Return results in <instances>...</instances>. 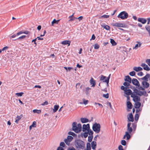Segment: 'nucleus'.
Listing matches in <instances>:
<instances>
[{
    "label": "nucleus",
    "instance_id": "f257e3e1",
    "mask_svg": "<svg viewBox=\"0 0 150 150\" xmlns=\"http://www.w3.org/2000/svg\"><path fill=\"white\" fill-rule=\"evenodd\" d=\"M76 122H74L72 123V129L75 132L78 133L81 131V125L80 124H78L77 125Z\"/></svg>",
    "mask_w": 150,
    "mask_h": 150
},
{
    "label": "nucleus",
    "instance_id": "f03ea898",
    "mask_svg": "<svg viewBox=\"0 0 150 150\" xmlns=\"http://www.w3.org/2000/svg\"><path fill=\"white\" fill-rule=\"evenodd\" d=\"M75 145L77 148L83 149L85 146L84 142L80 140H77L75 142Z\"/></svg>",
    "mask_w": 150,
    "mask_h": 150
},
{
    "label": "nucleus",
    "instance_id": "7ed1b4c3",
    "mask_svg": "<svg viewBox=\"0 0 150 150\" xmlns=\"http://www.w3.org/2000/svg\"><path fill=\"white\" fill-rule=\"evenodd\" d=\"M128 16V13L125 11H123L120 12L117 16V17L118 18H120L122 20H124L127 18Z\"/></svg>",
    "mask_w": 150,
    "mask_h": 150
},
{
    "label": "nucleus",
    "instance_id": "20e7f679",
    "mask_svg": "<svg viewBox=\"0 0 150 150\" xmlns=\"http://www.w3.org/2000/svg\"><path fill=\"white\" fill-rule=\"evenodd\" d=\"M110 76L111 74H109L108 77L107 78L106 76L101 75L100 76V80L103 81V82L106 83L107 84V86H108L109 85L108 83Z\"/></svg>",
    "mask_w": 150,
    "mask_h": 150
},
{
    "label": "nucleus",
    "instance_id": "39448f33",
    "mask_svg": "<svg viewBox=\"0 0 150 150\" xmlns=\"http://www.w3.org/2000/svg\"><path fill=\"white\" fill-rule=\"evenodd\" d=\"M100 124L97 123H94L93 126V130L97 133H98L100 131Z\"/></svg>",
    "mask_w": 150,
    "mask_h": 150
},
{
    "label": "nucleus",
    "instance_id": "423d86ee",
    "mask_svg": "<svg viewBox=\"0 0 150 150\" xmlns=\"http://www.w3.org/2000/svg\"><path fill=\"white\" fill-rule=\"evenodd\" d=\"M132 93H134L136 95H138L140 96L143 95H145L146 93V92L145 91H142L136 88L134 90V91Z\"/></svg>",
    "mask_w": 150,
    "mask_h": 150
},
{
    "label": "nucleus",
    "instance_id": "0eeeda50",
    "mask_svg": "<svg viewBox=\"0 0 150 150\" xmlns=\"http://www.w3.org/2000/svg\"><path fill=\"white\" fill-rule=\"evenodd\" d=\"M131 97L133 98V100L135 103H141L139 102L140 100V97L137 96L134 93L131 94Z\"/></svg>",
    "mask_w": 150,
    "mask_h": 150
},
{
    "label": "nucleus",
    "instance_id": "6e6552de",
    "mask_svg": "<svg viewBox=\"0 0 150 150\" xmlns=\"http://www.w3.org/2000/svg\"><path fill=\"white\" fill-rule=\"evenodd\" d=\"M111 25L113 26L114 27L122 28H123L124 27V25L123 24L120 23H113Z\"/></svg>",
    "mask_w": 150,
    "mask_h": 150
},
{
    "label": "nucleus",
    "instance_id": "1a4fd4ad",
    "mask_svg": "<svg viewBox=\"0 0 150 150\" xmlns=\"http://www.w3.org/2000/svg\"><path fill=\"white\" fill-rule=\"evenodd\" d=\"M132 82L134 85L137 86H140V84L139 81L136 79H133L132 80Z\"/></svg>",
    "mask_w": 150,
    "mask_h": 150
},
{
    "label": "nucleus",
    "instance_id": "9d476101",
    "mask_svg": "<svg viewBox=\"0 0 150 150\" xmlns=\"http://www.w3.org/2000/svg\"><path fill=\"white\" fill-rule=\"evenodd\" d=\"M150 75L149 74H147L143 77L141 78H138V79L140 80V79L144 80V81H148V79L150 77Z\"/></svg>",
    "mask_w": 150,
    "mask_h": 150
},
{
    "label": "nucleus",
    "instance_id": "9b49d317",
    "mask_svg": "<svg viewBox=\"0 0 150 150\" xmlns=\"http://www.w3.org/2000/svg\"><path fill=\"white\" fill-rule=\"evenodd\" d=\"M90 129V126L89 124H87L86 125L84 124L83 125L82 131L85 132L86 130H88Z\"/></svg>",
    "mask_w": 150,
    "mask_h": 150
},
{
    "label": "nucleus",
    "instance_id": "f8f14e48",
    "mask_svg": "<svg viewBox=\"0 0 150 150\" xmlns=\"http://www.w3.org/2000/svg\"><path fill=\"white\" fill-rule=\"evenodd\" d=\"M147 81H143L142 82L143 87L145 88H147L149 86V84Z\"/></svg>",
    "mask_w": 150,
    "mask_h": 150
},
{
    "label": "nucleus",
    "instance_id": "ddd939ff",
    "mask_svg": "<svg viewBox=\"0 0 150 150\" xmlns=\"http://www.w3.org/2000/svg\"><path fill=\"white\" fill-rule=\"evenodd\" d=\"M141 66L145 70L149 71L150 70V68L145 63L142 64Z\"/></svg>",
    "mask_w": 150,
    "mask_h": 150
},
{
    "label": "nucleus",
    "instance_id": "4468645a",
    "mask_svg": "<svg viewBox=\"0 0 150 150\" xmlns=\"http://www.w3.org/2000/svg\"><path fill=\"white\" fill-rule=\"evenodd\" d=\"M101 26L102 27L107 30H109L110 28V27L109 26L106 25L105 23H102L101 24Z\"/></svg>",
    "mask_w": 150,
    "mask_h": 150
},
{
    "label": "nucleus",
    "instance_id": "2eb2a0df",
    "mask_svg": "<svg viewBox=\"0 0 150 150\" xmlns=\"http://www.w3.org/2000/svg\"><path fill=\"white\" fill-rule=\"evenodd\" d=\"M138 21L143 24L145 23L146 22V19L141 18H139L138 19Z\"/></svg>",
    "mask_w": 150,
    "mask_h": 150
},
{
    "label": "nucleus",
    "instance_id": "dca6fc26",
    "mask_svg": "<svg viewBox=\"0 0 150 150\" xmlns=\"http://www.w3.org/2000/svg\"><path fill=\"white\" fill-rule=\"evenodd\" d=\"M131 125V123H129L127 124V130L128 131L129 133H131L132 131V128L130 127V126Z\"/></svg>",
    "mask_w": 150,
    "mask_h": 150
},
{
    "label": "nucleus",
    "instance_id": "f3484780",
    "mask_svg": "<svg viewBox=\"0 0 150 150\" xmlns=\"http://www.w3.org/2000/svg\"><path fill=\"white\" fill-rule=\"evenodd\" d=\"M125 93L127 95H131L132 93V91L130 89H126L125 91H124Z\"/></svg>",
    "mask_w": 150,
    "mask_h": 150
},
{
    "label": "nucleus",
    "instance_id": "a211bd4d",
    "mask_svg": "<svg viewBox=\"0 0 150 150\" xmlns=\"http://www.w3.org/2000/svg\"><path fill=\"white\" fill-rule=\"evenodd\" d=\"M97 143L96 142L93 141L91 143V146L93 149H94L96 148Z\"/></svg>",
    "mask_w": 150,
    "mask_h": 150
},
{
    "label": "nucleus",
    "instance_id": "6ab92c4d",
    "mask_svg": "<svg viewBox=\"0 0 150 150\" xmlns=\"http://www.w3.org/2000/svg\"><path fill=\"white\" fill-rule=\"evenodd\" d=\"M90 83L91 85H92L91 86L94 87L96 85V83L95 81H94L93 78H91L90 81Z\"/></svg>",
    "mask_w": 150,
    "mask_h": 150
},
{
    "label": "nucleus",
    "instance_id": "aec40b11",
    "mask_svg": "<svg viewBox=\"0 0 150 150\" xmlns=\"http://www.w3.org/2000/svg\"><path fill=\"white\" fill-rule=\"evenodd\" d=\"M125 80L126 81H128L129 83H131L132 81V79L129 76H127L125 77Z\"/></svg>",
    "mask_w": 150,
    "mask_h": 150
},
{
    "label": "nucleus",
    "instance_id": "412c9836",
    "mask_svg": "<svg viewBox=\"0 0 150 150\" xmlns=\"http://www.w3.org/2000/svg\"><path fill=\"white\" fill-rule=\"evenodd\" d=\"M127 118L129 121L133 122L134 121L133 115L132 113L129 114V116L127 117Z\"/></svg>",
    "mask_w": 150,
    "mask_h": 150
},
{
    "label": "nucleus",
    "instance_id": "4be33fe9",
    "mask_svg": "<svg viewBox=\"0 0 150 150\" xmlns=\"http://www.w3.org/2000/svg\"><path fill=\"white\" fill-rule=\"evenodd\" d=\"M71 41L69 40H64L62 42V44L64 45H68V46L70 45Z\"/></svg>",
    "mask_w": 150,
    "mask_h": 150
},
{
    "label": "nucleus",
    "instance_id": "5701e85b",
    "mask_svg": "<svg viewBox=\"0 0 150 150\" xmlns=\"http://www.w3.org/2000/svg\"><path fill=\"white\" fill-rule=\"evenodd\" d=\"M133 69L134 70L136 71H141L143 69L142 67H134Z\"/></svg>",
    "mask_w": 150,
    "mask_h": 150
},
{
    "label": "nucleus",
    "instance_id": "b1692460",
    "mask_svg": "<svg viewBox=\"0 0 150 150\" xmlns=\"http://www.w3.org/2000/svg\"><path fill=\"white\" fill-rule=\"evenodd\" d=\"M81 121L82 123H84L88 122L89 121L88 120V119L81 118Z\"/></svg>",
    "mask_w": 150,
    "mask_h": 150
},
{
    "label": "nucleus",
    "instance_id": "393cba45",
    "mask_svg": "<svg viewBox=\"0 0 150 150\" xmlns=\"http://www.w3.org/2000/svg\"><path fill=\"white\" fill-rule=\"evenodd\" d=\"M59 106L58 105H56L54 106V108L53 111L54 112H55L58 110Z\"/></svg>",
    "mask_w": 150,
    "mask_h": 150
},
{
    "label": "nucleus",
    "instance_id": "a878e982",
    "mask_svg": "<svg viewBox=\"0 0 150 150\" xmlns=\"http://www.w3.org/2000/svg\"><path fill=\"white\" fill-rule=\"evenodd\" d=\"M127 110L128 111H129V109H131L132 108V104H127Z\"/></svg>",
    "mask_w": 150,
    "mask_h": 150
},
{
    "label": "nucleus",
    "instance_id": "bb28decb",
    "mask_svg": "<svg viewBox=\"0 0 150 150\" xmlns=\"http://www.w3.org/2000/svg\"><path fill=\"white\" fill-rule=\"evenodd\" d=\"M137 42L139 44V45H138V44H137L135 45V46L133 48V49H137L138 47H140L142 45V44L141 43V42Z\"/></svg>",
    "mask_w": 150,
    "mask_h": 150
},
{
    "label": "nucleus",
    "instance_id": "cd10ccee",
    "mask_svg": "<svg viewBox=\"0 0 150 150\" xmlns=\"http://www.w3.org/2000/svg\"><path fill=\"white\" fill-rule=\"evenodd\" d=\"M110 42L112 46H115L117 45V43H116L115 40L112 39H110Z\"/></svg>",
    "mask_w": 150,
    "mask_h": 150
},
{
    "label": "nucleus",
    "instance_id": "c85d7f7f",
    "mask_svg": "<svg viewBox=\"0 0 150 150\" xmlns=\"http://www.w3.org/2000/svg\"><path fill=\"white\" fill-rule=\"evenodd\" d=\"M91 147L90 144L88 143L86 144V150H91Z\"/></svg>",
    "mask_w": 150,
    "mask_h": 150
},
{
    "label": "nucleus",
    "instance_id": "c756f323",
    "mask_svg": "<svg viewBox=\"0 0 150 150\" xmlns=\"http://www.w3.org/2000/svg\"><path fill=\"white\" fill-rule=\"evenodd\" d=\"M125 136H126V137H127V140H129L130 139V135L129 134V132H126Z\"/></svg>",
    "mask_w": 150,
    "mask_h": 150
},
{
    "label": "nucleus",
    "instance_id": "7c9ffc66",
    "mask_svg": "<svg viewBox=\"0 0 150 150\" xmlns=\"http://www.w3.org/2000/svg\"><path fill=\"white\" fill-rule=\"evenodd\" d=\"M88 134H89L90 136H93V132L90 129L87 130Z\"/></svg>",
    "mask_w": 150,
    "mask_h": 150
},
{
    "label": "nucleus",
    "instance_id": "2f4dec72",
    "mask_svg": "<svg viewBox=\"0 0 150 150\" xmlns=\"http://www.w3.org/2000/svg\"><path fill=\"white\" fill-rule=\"evenodd\" d=\"M33 112L34 113H37L40 114L41 112V111L40 110H33Z\"/></svg>",
    "mask_w": 150,
    "mask_h": 150
},
{
    "label": "nucleus",
    "instance_id": "473e14b6",
    "mask_svg": "<svg viewBox=\"0 0 150 150\" xmlns=\"http://www.w3.org/2000/svg\"><path fill=\"white\" fill-rule=\"evenodd\" d=\"M93 136H90L88 137V141L89 142H91L93 139Z\"/></svg>",
    "mask_w": 150,
    "mask_h": 150
},
{
    "label": "nucleus",
    "instance_id": "72a5a7b5",
    "mask_svg": "<svg viewBox=\"0 0 150 150\" xmlns=\"http://www.w3.org/2000/svg\"><path fill=\"white\" fill-rule=\"evenodd\" d=\"M141 106V104H135L134 107L136 108H140Z\"/></svg>",
    "mask_w": 150,
    "mask_h": 150
},
{
    "label": "nucleus",
    "instance_id": "f704fd0d",
    "mask_svg": "<svg viewBox=\"0 0 150 150\" xmlns=\"http://www.w3.org/2000/svg\"><path fill=\"white\" fill-rule=\"evenodd\" d=\"M67 139L69 140V141L70 142L73 139V137L70 136H68L67 137Z\"/></svg>",
    "mask_w": 150,
    "mask_h": 150
},
{
    "label": "nucleus",
    "instance_id": "c9c22d12",
    "mask_svg": "<svg viewBox=\"0 0 150 150\" xmlns=\"http://www.w3.org/2000/svg\"><path fill=\"white\" fill-rule=\"evenodd\" d=\"M100 47V46L98 44L96 43L94 45V48L95 49H98Z\"/></svg>",
    "mask_w": 150,
    "mask_h": 150
},
{
    "label": "nucleus",
    "instance_id": "e433bc0d",
    "mask_svg": "<svg viewBox=\"0 0 150 150\" xmlns=\"http://www.w3.org/2000/svg\"><path fill=\"white\" fill-rule=\"evenodd\" d=\"M91 89V88L87 87L86 88V95H88L89 94L88 91Z\"/></svg>",
    "mask_w": 150,
    "mask_h": 150
},
{
    "label": "nucleus",
    "instance_id": "4c0bfd02",
    "mask_svg": "<svg viewBox=\"0 0 150 150\" xmlns=\"http://www.w3.org/2000/svg\"><path fill=\"white\" fill-rule=\"evenodd\" d=\"M129 74L131 76H134L135 75V72L134 71H133L130 72Z\"/></svg>",
    "mask_w": 150,
    "mask_h": 150
},
{
    "label": "nucleus",
    "instance_id": "58836bf2",
    "mask_svg": "<svg viewBox=\"0 0 150 150\" xmlns=\"http://www.w3.org/2000/svg\"><path fill=\"white\" fill-rule=\"evenodd\" d=\"M64 68L67 71L68 70L70 71L71 69H72V68L70 67H69L67 68L66 67H64Z\"/></svg>",
    "mask_w": 150,
    "mask_h": 150
},
{
    "label": "nucleus",
    "instance_id": "ea45409f",
    "mask_svg": "<svg viewBox=\"0 0 150 150\" xmlns=\"http://www.w3.org/2000/svg\"><path fill=\"white\" fill-rule=\"evenodd\" d=\"M59 21V20L57 21L55 19H54L52 21V25L54 23L57 24L58 23V22Z\"/></svg>",
    "mask_w": 150,
    "mask_h": 150
},
{
    "label": "nucleus",
    "instance_id": "a19ab883",
    "mask_svg": "<svg viewBox=\"0 0 150 150\" xmlns=\"http://www.w3.org/2000/svg\"><path fill=\"white\" fill-rule=\"evenodd\" d=\"M64 141L67 145H69L70 144V142L69 141V140L67 139H65Z\"/></svg>",
    "mask_w": 150,
    "mask_h": 150
},
{
    "label": "nucleus",
    "instance_id": "79ce46f5",
    "mask_svg": "<svg viewBox=\"0 0 150 150\" xmlns=\"http://www.w3.org/2000/svg\"><path fill=\"white\" fill-rule=\"evenodd\" d=\"M11 101L12 103L13 102L15 103H18V99H16V98H13Z\"/></svg>",
    "mask_w": 150,
    "mask_h": 150
},
{
    "label": "nucleus",
    "instance_id": "37998d69",
    "mask_svg": "<svg viewBox=\"0 0 150 150\" xmlns=\"http://www.w3.org/2000/svg\"><path fill=\"white\" fill-rule=\"evenodd\" d=\"M23 94V92H20V93H16V94L18 96H22Z\"/></svg>",
    "mask_w": 150,
    "mask_h": 150
},
{
    "label": "nucleus",
    "instance_id": "c03bdc74",
    "mask_svg": "<svg viewBox=\"0 0 150 150\" xmlns=\"http://www.w3.org/2000/svg\"><path fill=\"white\" fill-rule=\"evenodd\" d=\"M129 82H125L123 83V84L126 87H128L129 86Z\"/></svg>",
    "mask_w": 150,
    "mask_h": 150
},
{
    "label": "nucleus",
    "instance_id": "a18cd8bd",
    "mask_svg": "<svg viewBox=\"0 0 150 150\" xmlns=\"http://www.w3.org/2000/svg\"><path fill=\"white\" fill-rule=\"evenodd\" d=\"M139 115L138 114H136L135 116V120L136 121H137L139 119Z\"/></svg>",
    "mask_w": 150,
    "mask_h": 150
},
{
    "label": "nucleus",
    "instance_id": "49530a36",
    "mask_svg": "<svg viewBox=\"0 0 150 150\" xmlns=\"http://www.w3.org/2000/svg\"><path fill=\"white\" fill-rule=\"evenodd\" d=\"M146 30L149 32L150 31V26L149 25H147L145 26Z\"/></svg>",
    "mask_w": 150,
    "mask_h": 150
},
{
    "label": "nucleus",
    "instance_id": "de8ad7c7",
    "mask_svg": "<svg viewBox=\"0 0 150 150\" xmlns=\"http://www.w3.org/2000/svg\"><path fill=\"white\" fill-rule=\"evenodd\" d=\"M121 144L122 145L125 146L126 145V142L125 140H122L121 141Z\"/></svg>",
    "mask_w": 150,
    "mask_h": 150
},
{
    "label": "nucleus",
    "instance_id": "09e8293b",
    "mask_svg": "<svg viewBox=\"0 0 150 150\" xmlns=\"http://www.w3.org/2000/svg\"><path fill=\"white\" fill-rule=\"evenodd\" d=\"M25 37H26L25 35H23L22 36H21V37H19L17 39L14 40H13L15 41L16 40H19V39H23V38H25Z\"/></svg>",
    "mask_w": 150,
    "mask_h": 150
},
{
    "label": "nucleus",
    "instance_id": "8fccbe9b",
    "mask_svg": "<svg viewBox=\"0 0 150 150\" xmlns=\"http://www.w3.org/2000/svg\"><path fill=\"white\" fill-rule=\"evenodd\" d=\"M70 19L69 21H74L75 19H77V18H75V17H74L71 18Z\"/></svg>",
    "mask_w": 150,
    "mask_h": 150
},
{
    "label": "nucleus",
    "instance_id": "3c124183",
    "mask_svg": "<svg viewBox=\"0 0 150 150\" xmlns=\"http://www.w3.org/2000/svg\"><path fill=\"white\" fill-rule=\"evenodd\" d=\"M23 116L22 115H21L20 116H17L16 117V119L19 120L22 117H23Z\"/></svg>",
    "mask_w": 150,
    "mask_h": 150
},
{
    "label": "nucleus",
    "instance_id": "603ef678",
    "mask_svg": "<svg viewBox=\"0 0 150 150\" xmlns=\"http://www.w3.org/2000/svg\"><path fill=\"white\" fill-rule=\"evenodd\" d=\"M103 96L105 97L106 98H109V94L108 93L105 94L103 95Z\"/></svg>",
    "mask_w": 150,
    "mask_h": 150
},
{
    "label": "nucleus",
    "instance_id": "864d4df0",
    "mask_svg": "<svg viewBox=\"0 0 150 150\" xmlns=\"http://www.w3.org/2000/svg\"><path fill=\"white\" fill-rule=\"evenodd\" d=\"M121 90L124 91H125V90L127 89V87H125L124 86H122L121 87Z\"/></svg>",
    "mask_w": 150,
    "mask_h": 150
},
{
    "label": "nucleus",
    "instance_id": "5fc2aeb1",
    "mask_svg": "<svg viewBox=\"0 0 150 150\" xmlns=\"http://www.w3.org/2000/svg\"><path fill=\"white\" fill-rule=\"evenodd\" d=\"M138 87V88L140 90H145V88H144L143 87H142V86H140V85L139 86H137Z\"/></svg>",
    "mask_w": 150,
    "mask_h": 150
},
{
    "label": "nucleus",
    "instance_id": "6e6d98bb",
    "mask_svg": "<svg viewBox=\"0 0 150 150\" xmlns=\"http://www.w3.org/2000/svg\"><path fill=\"white\" fill-rule=\"evenodd\" d=\"M142 110V109L140 108H137L136 110V112L137 113H138L139 112H140Z\"/></svg>",
    "mask_w": 150,
    "mask_h": 150
},
{
    "label": "nucleus",
    "instance_id": "4d7b16f0",
    "mask_svg": "<svg viewBox=\"0 0 150 150\" xmlns=\"http://www.w3.org/2000/svg\"><path fill=\"white\" fill-rule=\"evenodd\" d=\"M36 125V122H35V121H34L33 122V124L31 125L33 127H35Z\"/></svg>",
    "mask_w": 150,
    "mask_h": 150
},
{
    "label": "nucleus",
    "instance_id": "13d9d810",
    "mask_svg": "<svg viewBox=\"0 0 150 150\" xmlns=\"http://www.w3.org/2000/svg\"><path fill=\"white\" fill-rule=\"evenodd\" d=\"M60 146H62V147H64L65 146V144L64 142H62L60 143Z\"/></svg>",
    "mask_w": 150,
    "mask_h": 150
},
{
    "label": "nucleus",
    "instance_id": "bf43d9fd",
    "mask_svg": "<svg viewBox=\"0 0 150 150\" xmlns=\"http://www.w3.org/2000/svg\"><path fill=\"white\" fill-rule=\"evenodd\" d=\"M101 17L107 18L109 17V16L106 15H104L101 16Z\"/></svg>",
    "mask_w": 150,
    "mask_h": 150
},
{
    "label": "nucleus",
    "instance_id": "052dcab7",
    "mask_svg": "<svg viewBox=\"0 0 150 150\" xmlns=\"http://www.w3.org/2000/svg\"><path fill=\"white\" fill-rule=\"evenodd\" d=\"M88 134L87 132H85L83 133V136L85 138H86L88 136Z\"/></svg>",
    "mask_w": 150,
    "mask_h": 150
},
{
    "label": "nucleus",
    "instance_id": "680f3d73",
    "mask_svg": "<svg viewBox=\"0 0 150 150\" xmlns=\"http://www.w3.org/2000/svg\"><path fill=\"white\" fill-rule=\"evenodd\" d=\"M137 75L139 76H142L143 75V74L142 72H140L137 73Z\"/></svg>",
    "mask_w": 150,
    "mask_h": 150
},
{
    "label": "nucleus",
    "instance_id": "e2e57ef3",
    "mask_svg": "<svg viewBox=\"0 0 150 150\" xmlns=\"http://www.w3.org/2000/svg\"><path fill=\"white\" fill-rule=\"evenodd\" d=\"M80 85V83H78L76 84V88H79Z\"/></svg>",
    "mask_w": 150,
    "mask_h": 150
},
{
    "label": "nucleus",
    "instance_id": "0e129e2a",
    "mask_svg": "<svg viewBox=\"0 0 150 150\" xmlns=\"http://www.w3.org/2000/svg\"><path fill=\"white\" fill-rule=\"evenodd\" d=\"M118 149L119 150H123V146L121 145H120L118 147Z\"/></svg>",
    "mask_w": 150,
    "mask_h": 150
},
{
    "label": "nucleus",
    "instance_id": "69168bd1",
    "mask_svg": "<svg viewBox=\"0 0 150 150\" xmlns=\"http://www.w3.org/2000/svg\"><path fill=\"white\" fill-rule=\"evenodd\" d=\"M22 34H23V32L22 31H21L17 33L16 35L18 36Z\"/></svg>",
    "mask_w": 150,
    "mask_h": 150
},
{
    "label": "nucleus",
    "instance_id": "338daca9",
    "mask_svg": "<svg viewBox=\"0 0 150 150\" xmlns=\"http://www.w3.org/2000/svg\"><path fill=\"white\" fill-rule=\"evenodd\" d=\"M69 134L71 135L72 136H74L75 135V133L74 132H70L68 133Z\"/></svg>",
    "mask_w": 150,
    "mask_h": 150
},
{
    "label": "nucleus",
    "instance_id": "774afa93",
    "mask_svg": "<svg viewBox=\"0 0 150 150\" xmlns=\"http://www.w3.org/2000/svg\"><path fill=\"white\" fill-rule=\"evenodd\" d=\"M68 150H76V149L74 147H72L69 148Z\"/></svg>",
    "mask_w": 150,
    "mask_h": 150
}]
</instances>
